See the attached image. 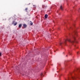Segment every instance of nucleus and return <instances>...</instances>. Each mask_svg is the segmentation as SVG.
Returning <instances> with one entry per match:
<instances>
[{
  "label": "nucleus",
  "instance_id": "1",
  "mask_svg": "<svg viewBox=\"0 0 80 80\" xmlns=\"http://www.w3.org/2000/svg\"><path fill=\"white\" fill-rule=\"evenodd\" d=\"M74 33L75 34V36H72V38L73 39V40H71L70 39H66L64 42H61L60 43V45H66V44L67 43V41H68L69 42H71L72 43H73L75 42L74 41H75V37L76 36H77V31L75 30L74 31Z\"/></svg>",
  "mask_w": 80,
  "mask_h": 80
},
{
  "label": "nucleus",
  "instance_id": "2",
  "mask_svg": "<svg viewBox=\"0 0 80 80\" xmlns=\"http://www.w3.org/2000/svg\"><path fill=\"white\" fill-rule=\"evenodd\" d=\"M72 78L73 80H77V79L78 78V75H76V76H75L74 77H72Z\"/></svg>",
  "mask_w": 80,
  "mask_h": 80
},
{
  "label": "nucleus",
  "instance_id": "3",
  "mask_svg": "<svg viewBox=\"0 0 80 80\" xmlns=\"http://www.w3.org/2000/svg\"><path fill=\"white\" fill-rule=\"evenodd\" d=\"M75 72H78V73H79L80 74V68H77L75 71Z\"/></svg>",
  "mask_w": 80,
  "mask_h": 80
},
{
  "label": "nucleus",
  "instance_id": "4",
  "mask_svg": "<svg viewBox=\"0 0 80 80\" xmlns=\"http://www.w3.org/2000/svg\"><path fill=\"white\" fill-rule=\"evenodd\" d=\"M60 9L61 10H63V7H62V6H61L60 7Z\"/></svg>",
  "mask_w": 80,
  "mask_h": 80
},
{
  "label": "nucleus",
  "instance_id": "5",
  "mask_svg": "<svg viewBox=\"0 0 80 80\" xmlns=\"http://www.w3.org/2000/svg\"><path fill=\"white\" fill-rule=\"evenodd\" d=\"M48 17V15L45 14V18H47V17Z\"/></svg>",
  "mask_w": 80,
  "mask_h": 80
},
{
  "label": "nucleus",
  "instance_id": "6",
  "mask_svg": "<svg viewBox=\"0 0 80 80\" xmlns=\"http://www.w3.org/2000/svg\"><path fill=\"white\" fill-rule=\"evenodd\" d=\"M26 12H27V10H28V8H25V9L24 10Z\"/></svg>",
  "mask_w": 80,
  "mask_h": 80
},
{
  "label": "nucleus",
  "instance_id": "7",
  "mask_svg": "<svg viewBox=\"0 0 80 80\" xmlns=\"http://www.w3.org/2000/svg\"><path fill=\"white\" fill-rule=\"evenodd\" d=\"M23 26L24 28H26V27H27V25L25 24H23Z\"/></svg>",
  "mask_w": 80,
  "mask_h": 80
},
{
  "label": "nucleus",
  "instance_id": "8",
  "mask_svg": "<svg viewBox=\"0 0 80 80\" xmlns=\"http://www.w3.org/2000/svg\"><path fill=\"white\" fill-rule=\"evenodd\" d=\"M22 27V24H19V28H21Z\"/></svg>",
  "mask_w": 80,
  "mask_h": 80
},
{
  "label": "nucleus",
  "instance_id": "9",
  "mask_svg": "<svg viewBox=\"0 0 80 80\" xmlns=\"http://www.w3.org/2000/svg\"><path fill=\"white\" fill-rule=\"evenodd\" d=\"M17 22H16L15 23H14V26H15L16 25H17Z\"/></svg>",
  "mask_w": 80,
  "mask_h": 80
},
{
  "label": "nucleus",
  "instance_id": "10",
  "mask_svg": "<svg viewBox=\"0 0 80 80\" xmlns=\"http://www.w3.org/2000/svg\"><path fill=\"white\" fill-rule=\"evenodd\" d=\"M65 80H70V78H68V80L65 79Z\"/></svg>",
  "mask_w": 80,
  "mask_h": 80
},
{
  "label": "nucleus",
  "instance_id": "11",
  "mask_svg": "<svg viewBox=\"0 0 80 80\" xmlns=\"http://www.w3.org/2000/svg\"><path fill=\"white\" fill-rule=\"evenodd\" d=\"M30 24L31 25H33V22H31L30 23Z\"/></svg>",
  "mask_w": 80,
  "mask_h": 80
},
{
  "label": "nucleus",
  "instance_id": "12",
  "mask_svg": "<svg viewBox=\"0 0 80 80\" xmlns=\"http://www.w3.org/2000/svg\"><path fill=\"white\" fill-rule=\"evenodd\" d=\"M45 7V5H42V7L43 8H44V7Z\"/></svg>",
  "mask_w": 80,
  "mask_h": 80
},
{
  "label": "nucleus",
  "instance_id": "13",
  "mask_svg": "<svg viewBox=\"0 0 80 80\" xmlns=\"http://www.w3.org/2000/svg\"><path fill=\"white\" fill-rule=\"evenodd\" d=\"M42 75L43 74L42 73H41V74H40V75H41V76H42Z\"/></svg>",
  "mask_w": 80,
  "mask_h": 80
},
{
  "label": "nucleus",
  "instance_id": "14",
  "mask_svg": "<svg viewBox=\"0 0 80 80\" xmlns=\"http://www.w3.org/2000/svg\"><path fill=\"white\" fill-rule=\"evenodd\" d=\"M2 56V53H0V57Z\"/></svg>",
  "mask_w": 80,
  "mask_h": 80
},
{
  "label": "nucleus",
  "instance_id": "15",
  "mask_svg": "<svg viewBox=\"0 0 80 80\" xmlns=\"http://www.w3.org/2000/svg\"><path fill=\"white\" fill-rule=\"evenodd\" d=\"M69 55H71V53H70L69 52Z\"/></svg>",
  "mask_w": 80,
  "mask_h": 80
},
{
  "label": "nucleus",
  "instance_id": "16",
  "mask_svg": "<svg viewBox=\"0 0 80 80\" xmlns=\"http://www.w3.org/2000/svg\"><path fill=\"white\" fill-rule=\"evenodd\" d=\"M15 22V21H13L12 24H13V23Z\"/></svg>",
  "mask_w": 80,
  "mask_h": 80
},
{
  "label": "nucleus",
  "instance_id": "17",
  "mask_svg": "<svg viewBox=\"0 0 80 80\" xmlns=\"http://www.w3.org/2000/svg\"><path fill=\"white\" fill-rule=\"evenodd\" d=\"M78 53H79V52H77V54H78Z\"/></svg>",
  "mask_w": 80,
  "mask_h": 80
},
{
  "label": "nucleus",
  "instance_id": "18",
  "mask_svg": "<svg viewBox=\"0 0 80 80\" xmlns=\"http://www.w3.org/2000/svg\"><path fill=\"white\" fill-rule=\"evenodd\" d=\"M58 30H60V28H58Z\"/></svg>",
  "mask_w": 80,
  "mask_h": 80
},
{
  "label": "nucleus",
  "instance_id": "19",
  "mask_svg": "<svg viewBox=\"0 0 80 80\" xmlns=\"http://www.w3.org/2000/svg\"><path fill=\"white\" fill-rule=\"evenodd\" d=\"M66 57H67V55H66Z\"/></svg>",
  "mask_w": 80,
  "mask_h": 80
},
{
  "label": "nucleus",
  "instance_id": "20",
  "mask_svg": "<svg viewBox=\"0 0 80 80\" xmlns=\"http://www.w3.org/2000/svg\"><path fill=\"white\" fill-rule=\"evenodd\" d=\"M64 64H65V63H64Z\"/></svg>",
  "mask_w": 80,
  "mask_h": 80
}]
</instances>
